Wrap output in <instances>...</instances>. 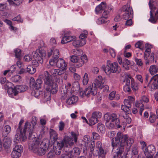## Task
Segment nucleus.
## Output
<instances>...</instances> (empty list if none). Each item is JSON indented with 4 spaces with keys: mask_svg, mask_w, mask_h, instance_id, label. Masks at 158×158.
Here are the masks:
<instances>
[{
    "mask_svg": "<svg viewBox=\"0 0 158 158\" xmlns=\"http://www.w3.org/2000/svg\"><path fill=\"white\" fill-rule=\"evenodd\" d=\"M126 136H123V134L121 132H118L117 137L112 139V146L113 148H117L115 155L117 158H122V154L124 152V142L126 139Z\"/></svg>",
    "mask_w": 158,
    "mask_h": 158,
    "instance_id": "f257e3e1",
    "label": "nucleus"
},
{
    "mask_svg": "<svg viewBox=\"0 0 158 158\" xmlns=\"http://www.w3.org/2000/svg\"><path fill=\"white\" fill-rule=\"evenodd\" d=\"M46 140L40 142L37 140H33L29 145V148L39 156L44 155L48 149V144Z\"/></svg>",
    "mask_w": 158,
    "mask_h": 158,
    "instance_id": "f03ea898",
    "label": "nucleus"
},
{
    "mask_svg": "<svg viewBox=\"0 0 158 158\" xmlns=\"http://www.w3.org/2000/svg\"><path fill=\"white\" fill-rule=\"evenodd\" d=\"M102 68L107 75H108L111 73H119L121 71V69L117 63H112L109 60L107 61L106 65H102Z\"/></svg>",
    "mask_w": 158,
    "mask_h": 158,
    "instance_id": "7ed1b4c3",
    "label": "nucleus"
},
{
    "mask_svg": "<svg viewBox=\"0 0 158 158\" xmlns=\"http://www.w3.org/2000/svg\"><path fill=\"white\" fill-rule=\"evenodd\" d=\"M49 90L45 89L44 92V98L47 101L50 100L51 98V94H56L58 90V87L57 84L54 83L52 85L49 86Z\"/></svg>",
    "mask_w": 158,
    "mask_h": 158,
    "instance_id": "20e7f679",
    "label": "nucleus"
},
{
    "mask_svg": "<svg viewBox=\"0 0 158 158\" xmlns=\"http://www.w3.org/2000/svg\"><path fill=\"white\" fill-rule=\"evenodd\" d=\"M104 120L106 121V122L115 121V125L118 128H120L122 127L120 124L119 120L117 118V116L115 114L113 113L110 114L106 113L104 115Z\"/></svg>",
    "mask_w": 158,
    "mask_h": 158,
    "instance_id": "39448f33",
    "label": "nucleus"
},
{
    "mask_svg": "<svg viewBox=\"0 0 158 158\" xmlns=\"http://www.w3.org/2000/svg\"><path fill=\"white\" fill-rule=\"evenodd\" d=\"M34 127H33L29 122L27 121L24 125V128L23 129L20 134L23 136H25L26 132L29 133V137H31L34 131Z\"/></svg>",
    "mask_w": 158,
    "mask_h": 158,
    "instance_id": "423d86ee",
    "label": "nucleus"
},
{
    "mask_svg": "<svg viewBox=\"0 0 158 158\" xmlns=\"http://www.w3.org/2000/svg\"><path fill=\"white\" fill-rule=\"evenodd\" d=\"M44 87L45 89L49 90V87L53 84L55 83L52 80L51 76L48 71H45L44 73Z\"/></svg>",
    "mask_w": 158,
    "mask_h": 158,
    "instance_id": "0eeeda50",
    "label": "nucleus"
},
{
    "mask_svg": "<svg viewBox=\"0 0 158 158\" xmlns=\"http://www.w3.org/2000/svg\"><path fill=\"white\" fill-rule=\"evenodd\" d=\"M42 83L41 79H38L35 81L34 78L31 77L30 80V86L31 88L38 89L41 88Z\"/></svg>",
    "mask_w": 158,
    "mask_h": 158,
    "instance_id": "6e6552de",
    "label": "nucleus"
},
{
    "mask_svg": "<svg viewBox=\"0 0 158 158\" xmlns=\"http://www.w3.org/2000/svg\"><path fill=\"white\" fill-rule=\"evenodd\" d=\"M85 95L88 97H90L91 95H95L97 93V90L96 88H94L91 85H90L85 90Z\"/></svg>",
    "mask_w": 158,
    "mask_h": 158,
    "instance_id": "1a4fd4ad",
    "label": "nucleus"
},
{
    "mask_svg": "<svg viewBox=\"0 0 158 158\" xmlns=\"http://www.w3.org/2000/svg\"><path fill=\"white\" fill-rule=\"evenodd\" d=\"M71 86V84L68 83L67 85V87H69L68 88H66V86H65L64 89H63V91L61 90L62 96L63 99H64L67 96L71 95L72 93L74 92V90L73 89L72 91L70 89L69 87Z\"/></svg>",
    "mask_w": 158,
    "mask_h": 158,
    "instance_id": "9d476101",
    "label": "nucleus"
},
{
    "mask_svg": "<svg viewBox=\"0 0 158 158\" xmlns=\"http://www.w3.org/2000/svg\"><path fill=\"white\" fill-rule=\"evenodd\" d=\"M102 76H99L95 79L94 82L91 85L94 88H96L97 90V88H99L100 89H102L103 84L104 83H102Z\"/></svg>",
    "mask_w": 158,
    "mask_h": 158,
    "instance_id": "9b49d317",
    "label": "nucleus"
},
{
    "mask_svg": "<svg viewBox=\"0 0 158 158\" xmlns=\"http://www.w3.org/2000/svg\"><path fill=\"white\" fill-rule=\"evenodd\" d=\"M72 137L67 138L66 139V142L69 144L70 146L73 145L74 142H76L77 141V137L78 136V134L75 133L74 132H71Z\"/></svg>",
    "mask_w": 158,
    "mask_h": 158,
    "instance_id": "f8f14e48",
    "label": "nucleus"
},
{
    "mask_svg": "<svg viewBox=\"0 0 158 158\" xmlns=\"http://www.w3.org/2000/svg\"><path fill=\"white\" fill-rule=\"evenodd\" d=\"M64 142L65 140L64 139L59 142L57 141L56 145L54 148L55 154L58 155L60 154L61 148L63 147Z\"/></svg>",
    "mask_w": 158,
    "mask_h": 158,
    "instance_id": "ddd939ff",
    "label": "nucleus"
},
{
    "mask_svg": "<svg viewBox=\"0 0 158 158\" xmlns=\"http://www.w3.org/2000/svg\"><path fill=\"white\" fill-rule=\"evenodd\" d=\"M155 151V148L154 146L150 145L148 146L144 153L145 155L153 156Z\"/></svg>",
    "mask_w": 158,
    "mask_h": 158,
    "instance_id": "4468645a",
    "label": "nucleus"
},
{
    "mask_svg": "<svg viewBox=\"0 0 158 158\" xmlns=\"http://www.w3.org/2000/svg\"><path fill=\"white\" fill-rule=\"evenodd\" d=\"M12 83L11 82H6L5 85L7 86L8 88L7 93L9 94H14V95L16 96L18 94V91L17 89H14L10 87L12 85Z\"/></svg>",
    "mask_w": 158,
    "mask_h": 158,
    "instance_id": "2eb2a0df",
    "label": "nucleus"
},
{
    "mask_svg": "<svg viewBox=\"0 0 158 158\" xmlns=\"http://www.w3.org/2000/svg\"><path fill=\"white\" fill-rule=\"evenodd\" d=\"M87 57L86 55H84L81 56L80 59H79L78 62L75 64V67L77 68L81 67L84 63L87 62Z\"/></svg>",
    "mask_w": 158,
    "mask_h": 158,
    "instance_id": "dca6fc26",
    "label": "nucleus"
},
{
    "mask_svg": "<svg viewBox=\"0 0 158 158\" xmlns=\"http://www.w3.org/2000/svg\"><path fill=\"white\" fill-rule=\"evenodd\" d=\"M39 52L40 53L41 56L39 57L36 62H34V60H33V63L36 66L38 65V64H42L43 63V58L45 57L46 55L45 52L44 51H40V50H39Z\"/></svg>",
    "mask_w": 158,
    "mask_h": 158,
    "instance_id": "f3484780",
    "label": "nucleus"
},
{
    "mask_svg": "<svg viewBox=\"0 0 158 158\" xmlns=\"http://www.w3.org/2000/svg\"><path fill=\"white\" fill-rule=\"evenodd\" d=\"M76 37L74 36H64L62 37L61 43L62 44L67 43L75 40Z\"/></svg>",
    "mask_w": 158,
    "mask_h": 158,
    "instance_id": "a211bd4d",
    "label": "nucleus"
},
{
    "mask_svg": "<svg viewBox=\"0 0 158 158\" xmlns=\"http://www.w3.org/2000/svg\"><path fill=\"white\" fill-rule=\"evenodd\" d=\"M56 65L57 67L61 69L67 68V64L65 60L61 58H60L56 61Z\"/></svg>",
    "mask_w": 158,
    "mask_h": 158,
    "instance_id": "6ab92c4d",
    "label": "nucleus"
},
{
    "mask_svg": "<svg viewBox=\"0 0 158 158\" xmlns=\"http://www.w3.org/2000/svg\"><path fill=\"white\" fill-rule=\"evenodd\" d=\"M11 140L10 138H5L3 140V146L6 149H8L11 146Z\"/></svg>",
    "mask_w": 158,
    "mask_h": 158,
    "instance_id": "aec40b11",
    "label": "nucleus"
},
{
    "mask_svg": "<svg viewBox=\"0 0 158 158\" xmlns=\"http://www.w3.org/2000/svg\"><path fill=\"white\" fill-rule=\"evenodd\" d=\"M76 38L75 40H73L72 43L73 45L76 47L81 46L84 45L86 43V40H76Z\"/></svg>",
    "mask_w": 158,
    "mask_h": 158,
    "instance_id": "412c9836",
    "label": "nucleus"
},
{
    "mask_svg": "<svg viewBox=\"0 0 158 158\" xmlns=\"http://www.w3.org/2000/svg\"><path fill=\"white\" fill-rule=\"evenodd\" d=\"M106 7V4L105 2H102L100 5L97 6L95 9V11L97 13H101L103 10Z\"/></svg>",
    "mask_w": 158,
    "mask_h": 158,
    "instance_id": "4be33fe9",
    "label": "nucleus"
},
{
    "mask_svg": "<svg viewBox=\"0 0 158 158\" xmlns=\"http://www.w3.org/2000/svg\"><path fill=\"white\" fill-rule=\"evenodd\" d=\"M121 10L123 13L131 12V13H133L132 7L128 4L123 6Z\"/></svg>",
    "mask_w": 158,
    "mask_h": 158,
    "instance_id": "5701e85b",
    "label": "nucleus"
},
{
    "mask_svg": "<svg viewBox=\"0 0 158 158\" xmlns=\"http://www.w3.org/2000/svg\"><path fill=\"white\" fill-rule=\"evenodd\" d=\"M78 100V97L77 96L72 95L67 100L66 102L69 105L72 104L76 102Z\"/></svg>",
    "mask_w": 158,
    "mask_h": 158,
    "instance_id": "b1692460",
    "label": "nucleus"
},
{
    "mask_svg": "<svg viewBox=\"0 0 158 158\" xmlns=\"http://www.w3.org/2000/svg\"><path fill=\"white\" fill-rule=\"evenodd\" d=\"M11 131V127L9 125H6L4 127L2 133V136L3 137H6Z\"/></svg>",
    "mask_w": 158,
    "mask_h": 158,
    "instance_id": "393cba45",
    "label": "nucleus"
},
{
    "mask_svg": "<svg viewBox=\"0 0 158 158\" xmlns=\"http://www.w3.org/2000/svg\"><path fill=\"white\" fill-rule=\"evenodd\" d=\"M72 157H76L77 156L79 155L80 153V150L79 148L78 147L74 148L73 150L69 152Z\"/></svg>",
    "mask_w": 158,
    "mask_h": 158,
    "instance_id": "a878e982",
    "label": "nucleus"
},
{
    "mask_svg": "<svg viewBox=\"0 0 158 158\" xmlns=\"http://www.w3.org/2000/svg\"><path fill=\"white\" fill-rule=\"evenodd\" d=\"M123 136H126L127 137L126 139L124 142V145L125 144H126L128 147L129 148L131 147L134 142V139L132 138H128L127 135H123Z\"/></svg>",
    "mask_w": 158,
    "mask_h": 158,
    "instance_id": "bb28decb",
    "label": "nucleus"
},
{
    "mask_svg": "<svg viewBox=\"0 0 158 158\" xmlns=\"http://www.w3.org/2000/svg\"><path fill=\"white\" fill-rule=\"evenodd\" d=\"M47 68L48 69L47 71L50 75L51 74L54 76H56L57 69H54L53 67H50L49 66H47Z\"/></svg>",
    "mask_w": 158,
    "mask_h": 158,
    "instance_id": "cd10ccee",
    "label": "nucleus"
},
{
    "mask_svg": "<svg viewBox=\"0 0 158 158\" xmlns=\"http://www.w3.org/2000/svg\"><path fill=\"white\" fill-rule=\"evenodd\" d=\"M149 72L151 75H154L158 72V68L155 65H152L150 66L149 69Z\"/></svg>",
    "mask_w": 158,
    "mask_h": 158,
    "instance_id": "c85d7f7f",
    "label": "nucleus"
},
{
    "mask_svg": "<svg viewBox=\"0 0 158 158\" xmlns=\"http://www.w3.org/2000/svg\"><path fill=\"white\" fill-rule=\"evenodd\" d=\"M27 70L29 73L33 74L36 72V69L33 65H29L27 68Z\"/></svg>",
    "mask_w": 158,
    "mask_h": 158,
    "instance_id": "c756f323",
    "label": "nucleus"
},
{
    "mask_svg": "<svg viewBox=\"0 0 158 158\" xmlns=\"http://www.w3.org/2000/svg\"><path fill=\"white\" fill-rule=\"evenodd\" d=\"M50 137L51 139L54 141L56 140L57 139L58 135L57 133L53 129H51L50 132Z\"/></svg>",
    "mask_w": 158,
    "mask_h": 158,
    "instance_id": "7c9ffc66",
    "label": "nucleus"
},
{
    "mask_svg": "<svg viewBox=\"0 0 158 158\" xmlns=\"http://www.w3.org/2000/svg\"><path fill=\"white\" fill-rule=\"evenodd\" d=\"M97 129L98 132L103 133L105 131V127L102 123H99L98 124Z\"/></svg>",
    "mask_w": 158,
    "mask_h": 158,
    "instance_id": "2f4dec72",
    "label": "nucleus"
},
{
    "mask_svg": "<svg viewBox=\"0 0 158 158\" xmlns=\"http://www.w3.org/2000/svg\"><path fill=\"white\" fill-rule=\"evenodd\" d=\"M130 61L127 59H125L123 60V66L126 70H128L129 69V65L130 64Z\"/></svg>",
    "mask_w": 158,
    "mask_h": 158,
    "instance_id": "473e14b6",
    "label": "nucleus"
},
{
    "mask_svg": "<svg viewBox=\"0 0 158 158\" xmlns=\"http://www.w3.org/2000/svg\"><path fill=\"white\" fill-rule=\"evenodd\" d=\"M152 12V11H150V18L148 20L152 23H156L157 22V20L156 18L155 15L154 16L153 15Z\"/></svg>",
    "mask_w": 158,
    "mask_h": 158,
    "instance_id": "72a5a7b5",
    "label": "nucleus"
},
{
    "mask_svg": "<svg viewBox=\"0 0 158 158\" xmlns=\"http://www.w3.org/2000/svg\"><path fill=\"white\" fill-rule=\"evenodd\" d=\"M154 1L153 0H150L149 2V6L150 7V11L152 12H153L156 10H157V6L156 7L154 4Z\"/></svg>",
    "mask_w": 158,
    "mask_h": 158,
    "instance_id": "f704fd0d",
    "label": "nucleus"
},
{
    "mask_svg": "<svg viewBox=\"0 0 158 158\" xmlns=\"http://www.w3.org/2000/svg\"><path fill=\"white\" fill-rule=\"evenodd\" d=\"M72 52L74 56L77 57L82 55L83 53V51L81 49H74L72 50Z\"/></svg>",
    "mask_w": 158,
    "mask_h": 158,
    "instance_id": "c9c22d12",
    "label": "nucleus"
},
{
    "mask_svg": "<svg viewBox=\"0 0 158 158\" xmlns=\"http://www.w3.org/2000/svg\"><path fill=\"white\" fill-rule=\"evenodd\" d=\"M107 22V17H101L99 18L97 20V23L98 24H100L102 23H106Z\"/></svg>",
    "mask_w": 158,
    "mask_h": 158,
    "instance_id": "e433bc0d",
    "label": "nucleus"
},
{
    "mask_svg": "<svg viewBox=\"0 0 158 158\" xmlns=\"http://www.w3.org/2000/svg\"><path fill=\"white\" fill-rule=\"evenodd\" d=\"M11 156L13 158H18L21 156V153L13 149L11 154Z\"/></svg>",
    "mask_w": 158,
    "mask_h": 158,
    "instance_id": "4c0bfd02",
    "label": "nucleus"
},
{
    "mask_svg": "<svg viewBox=\"0 0 158 158\" xmlns=\"http://www.w3.org/2000/svg\"><path fill=\"white\" fill-rule=\"evenodd\" d=\"M28 87L25 85H19L16 89L18 90V92H23L27 90Z\"/></svg>",
    "mask_w": 158,
    "mask_h": 158,
    "instance_id": "58836bf2",
    "label": "nucleus"
},
{
    "mask_svg": "<svg viewBox=\"0 0 158 158\" xmlns=\"http://www.w3.org/2000/svg\"><path fill=\"white\" fill-rule=\"evenodd\" d=\"M115 91H112L111 92L109 96V98L111 100H113L114 98H115V99L116 100H118L119 99V95H116V96L115 97Z\"/></svg>",
    "mask_w": 158,
    "mask_h": 158,
    "instance_id": "ea45409f",
    "label": "nucleus"
},
{
    "mask_svg": "<svg viewBox=\"0 0 158 158\" xmlns=\"http://www.w3.org/2000/svg\"><path fill=\"white\" fill-rule=\"evenodd\" d=\"M133 14V13H131V12L124 13L123 14L122 19L125 20L129 19H130V17L132 16Z\"/></svg>",
    "mask_w": 158,
    "mask_h": 158,
    "instance_id": "a19ab883",
    "label": "nucleus"
},
{
    "mask_svg": "<svg viewBox=\"0 0 158 158\" xmlns=\"http://www.w3.org/2000/svg\"><path fill=\"white\" fill-rule=\"evenodd\" d=\"M106 126L109 129H112L113 128L115 127H117L115 125V121L111 122H106Z\"/></svg>",
    "mask_w": 158,
    "mask_h": 158,
    "instance_id": "79ce46f5",
    "label": "nucleus"
},
{
    "mask_svg": "<svg viewBox=\"0 0 158 158\" xmlns=\"http://www.w3.org/2000/svg\"><path fill=\"white\" fill-rule=\"evenodd\" d=\"M89 81V77L88 74L85 73L83 78V84L84 85H86Z\"/></svg>",
    "mask_w": 158,
    "mask_h": 158,
    "instance_id": "37998d69",
    "label": "nucleus"
},
{
    "mask_svg": "<svg viewBox=\"0 0 158 158\" xmlns=\"http://www.w3.org/2000/svg\"><path fill=\"white\" fill-rule=\"evenodd\" d=\"M89 124L91 125L95 124V123H97L98 121V119L95 118L94 117H93L92 115L89 119Z\"/></svg>",
    "mask_w": 158,
    "mask_h": 158,
    "instance_id": "c03bdc74",
    "label": "nucleus"
},
{
    "mask_svg": "<svg viewBox=\"0 0 158 158\" xmlns=\"http://www.w3.org/2000/svg\"><path fill=\"white\" fill-rule=\"evenodd\" d=\"M15 68L14 66H11L10 67V70H6L4 71L3 74L4 75H6L7 73H8V74L10 75L11 74H12V73L15 71Z\"/></svg>",
    "mask_w": 158,
    "mask_h": 158,
    "instance_id": "a18cd8bd",
    "label": "nucleus"
},
{
    "mask_svg": "<svg viewBox=\"0 0 158 158\" xmlns=\"http://www.w3.org/2000/svg\"><path fill=\"white\" fill-rule=\"evenodd\" d=\"M151 51V50L150 48H146L144 55V58L145 60H147L148 59V57L150 54Z\"/></svg>",
    "mask_w": 158,
    "mask_h": 158,
    "instance_id": "49530a36",
    "label": "nucleus"
},
{
    "mask_svg": "<svg viewBox=\"0 0 158 158\" xmlns=\"http://www.w3.org/2000/svg\"><path fill=\"white\" fill-rule=\"evenodd\" d=\"M92 115L98 119L100 118L102 116V114L99 111H95L92 113Z\"/></svg>",
    "mask_w": 158,
    "mask_h": 158,
    "instance_id": "de8ad7c7",
    "label": "nucleus"
},
{
    "mask_svg": "<svg viewBox=\"0 0 158 158\" xmlns=\"http://www.w3.org/2000/svg\"><path fill=\"white\" fill-rule=\"evenodd\" d=\"M15 56L18 60H20L21 55V50L19 49H17L15 50Z\"/></svg>",
    "mask_w": 158,
    "mask_h": 158,
    "instance_id": "09e8293b",
    "label": "nucleus"
},
{
    "mask_svg": "<svg viewBox=\"0 0 158 158\" xmlns=\"http://www.w3.org/2000/svg\"><path fill=\"white\" fill-rule=\"evenodd\" d=\"M53 50V57L57 59L59 56V51L57 49H52Z\"/></svg>",
    "mask_w": 158,
    "mask_h": 158,
    "instance_id": "8fccbe9b",
    "label": "nucleus"
},
{
    "mask_svg": "<svg viewBox=\"0 0 158 158\" xmlns=\"http://www.w3.org/2000/svg\"><path fill=\"white\" fill-rule=\"evenodd\" d=\"M98 153V158H105L106 153L104 149L99 150Z\"/></svg>",
    "mask_w": 158,
    "mask_h": 158,
    "instance_id": "3c124183",
    "label": "nucleus"
},
{
    "mask_svg": "<svg viewBox=\"0 0 158 158\" xmlns=\"http://www.w3.org/2000/svg\"><path fill=\"white\" fill-rule=\"evenodd\" d=\"M67 69V68H64V69H57V75L62 76L65 73V71Z\"/></svg>",
    "mask_w": 158,
    "mask_h": 158,
    "instance_id": "603ef678",
    "label": "nucleus"
},
{
    "mask_svg": "<svg viewBox=\"0 0 158 158\" xmlns=\"http://www.w3.org/2000/svg\"><path fill=\"white\" fill-rule=\"evenodd\" d=\"M13 149L19 152L21 154V153L23 152V147L20 145H17L15 146V147L13 148Z\"/></svg>",
    "mask_w": 158,
    "mask_h": 158,
    "instance_id": "864d4df0",
    "label": "nucleus"
},
{
    "mask_svg": "<svg viewBox=\"0 0 158 158\" xmlns=\"http://www.w3.org/2000/svg\"><path fill=\"white\" fill-rule=\"evenodd\" d=\"M56 59L53 58L51 59L49 61V64H48L47 66H49L50 67H53L56 64Z\"/></svg>",
    "mask_w": 158,
    "mask_h": 158,
    "instance_id": "5fc2aeb1",
    "label": "nucleus"
},
{
    "mask_svg": "<svg viewBox=\"0 0 158 158\" xmlns=\"http://www.w3.org/2000/svg\"><path fill=\"white\" fill-rule=\"evenodd\" d=\"M21 77L19 75H16L11 77V80L14 82H17L19 81L21 79Z\"/></svg>",
    "mask_w": 158,
    "mask_h": 158,
    "instance_id": "6e6d98bb",
    "label": "nucleus"
},
{
    "mask_svg": "<svg viewBox=\"0 0 158 158\" xmlns=\"http://www.w3.org/2000/svg\"><path fill=\"white\" fill-rule=\"evenodd\" d=\"M70 61L73 63H75L76 64L77 62H78L79 59L78 57L76 56L72 55L70 56Z\"/></svg>",
    "mask_w": 158,
    "mask_h": 158,
    "instance_id": "4d7b16f0",
    "label": "nucleus"
},
{
    "mask_svg": "<svg viewBox=\"0 0 158 158\" xmlns=\"http://www.w3.org/2000/svg\"><path fill=\"white\" fill-rule=\"evenodd\" d=\"M88 34V33L87 31H86L84 33H82L79 36L80 40H86L85 39L86 38Z\"/></svg>",
    "mask_w": 158,
    "mask_h": 158,
    "instance_id": "13d9d810",
    "label": "nucleus"
},
{
    "mask_svg": "<svg viewBox=\"0 0 158 158\" xmlns=\"http://www.w3.org/2000/svg\"><path fill=\"white\" fill-rule=\"evenodd\" d=\"M55 156V153L53 150H51L47 155V158H54Z\"/></svg>",
    "mask_w": 158,
    "mask_h": 158,
    "instance_id": "bf43d9fd",
    "label": "nucleus"
},
{
    "mask_svg": "<svg viewBox=\"0 0 158 158\" xmlns=\"http://www.w3.org/2000/svg\"><path fill=\"white\" fill-rule=\"evenodd\" d=\"M131 87L133 91H135L138 89V85L137 83H135L131 81Z\"/></svg>",
    "mask_w": 158,
    "mask_h": 158,
    "instance_id": "052dcab7",
    "label": "nucleus"
},
{
    "mask_svg": "<svg viewBox=\"0 0 158 158\" xmlns=\"http://www.w3.org/2000/svg\"><path fill=\"white\" fill-rule=\"evenodd\" d=\"M24 122V120L23 119H21L19 122V124L18 127L17 129V131L18 132H19L20 133L22 131V130L23 129L21 126L23 123Z\"/></svg>",
    "mask_w": 158,
    "mask_h": 158,
    "instance_id": "680f3d73",
    "label": "nucleus"
},
{
    "mask_svg": "<svg viewBox=\"0 0 158 158\" xmlns=\"http://www.w3.org/2000/svg\"><path fill=\"white\" fill-rule=\"evenodd\" d=\"M121 109L125 112L129 113L130 112V108L127 107V106L125 105H121Z\"/></svg>",
    "mask_w": 158,
    "mask_h": 158,
    "instance_id": "e2e57ef3",
    "label": "nucleus"
},
{
    "mask_svg": "<svg viewBox=\"0 0 158 158\" xmlns=\"http://www.w3.org/2000/svg\"><path fill=\"white\" fill-rule=\"evenodd\" d=\"M135 106L136 107L138 108H141V107H144L143 104L141 101L136 102Z\"/></svg>",
    "mask_w": 158,
    "mask_h": 158,
    "instance_id": "0e129e2a",
    "label": "nucleus"
},
{
    "mask_svg": "<svg viewBox=\"0 0 158 158\" xmlns=\"http://www.w3.org/2000/svg\"><path fill=\"white\" fill-rule=\"evenodd\" d=\"M132 103L130 102L129 100L127 99H125L124 101V105H125L127 107H128L130 108L131 107Z\"/></svg>",
    "mask_w": 158,
    "mask_h": 158,
    "instance_id": "69168bd1",
    "label": "nucleus"
},
{
    "mask_svg": "<svg viewBox=\"0 0 158 158\" xmlns=\"http://www.w3.org/2000/svg\"><path fill=\"white\" fill-rule=\"evenodd\" d=\"M96 148L99 149V150L103 149L102 147V142L100 141H98L96 144Z\"/></svg>",
    "mask_w": 158,
    "mask_h": 158,
    "instance_id": "338daca9",
    "label": "nucleus"
},
{
    "mask_svg": "<svg viewBox=\"0 0 158 158\" xmlns=\"http://www.w3.org/2000/svg\"><path fill=\"white\" fill-rule=\"evenodd\" d=\"M73 157L70 152H69L67 154L62 155L61 158H72Z\"/></svg>",
    "mask_w": 158,
    "mask_h": 158,
    "instance_id": "774afa93",
    "label": "nucleus"
}]
</instances>
